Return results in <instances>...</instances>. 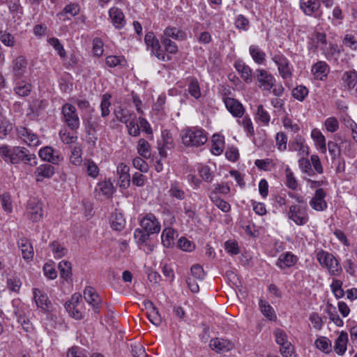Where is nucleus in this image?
<instances>
[{"label": "nucleus", "mask_w": 357, "mask_h": 357, "mask_svg": "<svg viewBox=\"0 0 357 357\" xmlns=\"http://www.w3.org/2000/svg\"><path fill=\"white\" fill-rule=\"evenodd\" d=\"M0 156L6 162L12 165H17L20 162L31 167L38 165L36 155L30 153L29 150L22 146L2 145L0 146Z\"/></svg>", "instance_id": "obj_1"}, {"label": "nucleus", "mask_w": 357, "mask_h": 357, "mask_svg": "<svg viewBox=\"0 0 357 357\" xmlns=\"http://www.w3.org/2000/svg\"><path fill=\"white\" fill-rule=\"evenodd\" d=\"M181 138L183 144L188 147L201 146L208 139L204 130L197 127L188 128L183 130Z\"/></svg>", "instance_id": "obj_2"}, {"label": "nucleus", "mask_w": 357, "mask_h": 357, "mask_svg": "<svg viewBox=\"0 0 357 357\" xmlns=\"http://www.w3.org/2000/svg\"><path fill=\"white\" fill-rule=\"evenodd\" d=\"M316 257L320 265L326 268L331 275L339 276L342 273V266L333 254L321 250L317 252Z\"/></svg>", "instance_id": "obj_3"}, {"label": "nucleus", "mask_w": 357, "mask_h": 357, "mask_svg": "<svg viewBox=\"0 0 357 357\" xmlns=\"http://www.w3.org/2000/svg\"><path fill=\"white\" fill-rule=\"evenodd\" d=\"M61 114L63 122L65 123L70 130L76 131L79 128V118L74 105L70 103L64 104L61 107Z\"/></svg>", "instance_id": "obj_4"}, {"label": "nucleus", "mask_w": 357, "mask_h": 357, "mask_svg": "<svg viewBox=\"0 0 357 357\" xmlns=\"http://www.w3.org/2000/svg\"><path fill=\"white\" fill-rule=\"evenodd\" d=\"M144 42L147 49L151 51V54L154 55L160 61H165L171 59L169 56H166L165 52L162 50L159 40L153 32L150 31L145 35Z\"/></svg>", "instance_id": "obj_5"}, {"label": "nucleus", "mask_w": 357, "mask_h": 357, "mask_svg": "<svg viewBox=\"0 0 357 357\" xmlns=\"http://www.w3.org/2000/svg\"><path fill=\"white\" fill-rule=\"evenodd\" d=\"M288 218L297 225L302 226L305 225L309 220L307 207L298 204L291 205L289 207Z\"/></svg>", "instance_id": "obj_6"}, {"label": "nucleus", "mask_w": 357, "mask_h": 357, "mask_svg": "<svg viewBox=\"0 0 357 357\" xmlns=\"http://www.w3.org/2000/svg\"><path fill=\"white\" fill-rule=\"evenodd\" d=\"M28 61L24 56L20 55L12 61L10 69L15 82L20 80L27 71Z\"/></svg>", "instance_id": "obj_7"}, {"label": "nucleus", "mask_w": 357, "mask_h": 357, "mask_svg": "<svg viewBox=\"0 0 357 357\" xmlns=\"http://www.w3.org/2000/svg\"><path fill=\"white\" fill-rule=\"evenodd\" d=\"M272 60L277 65L280 75L283 79L290 78L292 75V67L287 59L282 54H275Z\"/></svg>", "instance_id": "obj_8"}, {"label": "nucleus", "mask_w": 357, "mask_h": 357, "mask_svg": "<svg viewBox=\"0 0 357 357\" xmlns=\"http://www.w3.org/2000/svg\"><path fill=\"white\" fill-rule=\"evenodd\" d=\"M26 214L32 222L40 221L43 215L42 203L36 198H31L27 202Z\"/></svg>", "instance_id": "obj_9"}, {"label": "nucleus", "mask_w": 357, "mask_h": 357, "mask_svg": "<svg viewBox=\"0 0 357 357\" xmlns=\"http://www.w3.org/2000/svg\"><path fill=\"white\" fill-rule=\"evenodd\" d=\"M254 77L259 82L258 86L263 90L270 91L274 85L275 78L264 69L256 70Z\"/></svg>", "instance_id": "obj_10"}, {"label": "nucleus", "mask_w": 357, "mask_h": 357, "mask_svg": "<svg viewBox=\"0 0 357 357\" xmlns=\"http://www.w3.org/2000/svg\"><path fill=\"white\" fill-rule=\"evenodd\" d=\"M16 131L17 137L28 146H38L40 144L38 136L33 133L32 130L25 127L20 126L16 128Z\"/></svg>", "instance_id": "obj_11"}, {"label": "nucleus", "mask_w": 357, "mask_h": 357, "mask_svg": "<svg viewBox=\"0 0 357 357\" xmlns=\"http://www.w3.org/2000/svg\"><path fill=\"white\" fill-rule=\"evenodd\" d=\"M115 188L113 183L109 181H103L98 183L95 188V197L97 199H109L112 197Z\"/></svg>", "instance_id": "obj_12"}, {"label": "nucleus", "mask_w": 357, "mask_h": 357, "mask_svg": "<svg viewBox=\"0 0 357 357\" xmlns=\"http://www.w3.org/2000/svg\"><path fill=\"white\" fill-rule=\"evenodd\" d=\"M38 155L43 160L54 165L59 164L63 160L59 151L48 146L41 148L38 151Z\"/></svg>", "instance_id": "obj_13"}, {"label": "nucleus", "mask_w": 357, "mask_h": 357, "mask_svg": "<svg viewBox=\"0 0 357 357\" xmlns=\"http://www.w3.org/2000/svg\"><path fill=\"white\" fill-rule=\"evenodd\" d=\"M142 228L151 234H157L160 231V224L153 213L146 214L139 221Z\"/></svg>", "instance_id": "obj_14"}, {"label": "nucleus", "mask_w": 357, "mask_h": 357, "mask_svg": "<svg viewBox=\"0 0 357 357\" xmlns=\"http://www.w3.org/2000/svg\"><path fill=\"white\" fill-rule=\"evenodd\" d=\"M84 298L85 301L92 306L94 312L98 313L101 307L102 301L96 290L92 287H86L84 290Z\"/></svg>", "instance_id": "obj_15"}, {"label": "nucleus", "mask_w": 357, "mask_h": 357, "mask_svg": "<svg viewBox=\"0 0 357 357\" xmlns=\"http://www.w3.org/2000/svg\"><path fill=\"white\" fill-rule=\"evenodd\" d=\"M320 6L319 0H300V8L306 15L319 17L321 15Z\"/></svg>", "instance_id": "obj_16"}, {"label": "nucleus", "mask_w": 357, "mask_h": 357, "mask_svg": "<svg viewBox=\"0 0 357 357\" xmlns=\"http://www.w3.org/2000/svg\"><path fill=\"white\" fill-rule=\"evenodd\" d=\"M326 193L322 188H318L314 197L310 202V206L317 211H323L327 208V203L325 200Z\"/></svg>", "instance_id": "obj_17"}, {"label": "nucleus", "mask_w": 357, "mask_h": 357, "mask_svg": "<svg viewBox=\"0 0 357 357\" xmlns=\"http://www.w3.org/2000/svg\"><path fill=\"white\" fill-rule=\"evenodd\" d=\"M109 17L113 26L121 29L126 25L125 15L122 10L117 7H112L109 10Z\"/></svg>", "instance_id": "obj_18"}, {"label": "nucleus", "mask_w": 357, "mask_h": 357, "mask_svg": "<svg viewBox=\"0 0 357 357\" xmlns=\"http://www.w3.org/2000/svg\"><path fill=\"white\" fill-rule=\"evenodd\" d=\"M224 102L228 111L236 117H241L245 112L243 105L233 98H225Z\"/></svg>", "instance_id": "obj_19"}, {"label": "nucleus", "mask_w": 357, "mask_h": 357, "mask_svg": "<svg viewBox=\"0 0 357 357\" xmlns=\"http://www.w3.org/2000/svg\"><path fill=\"white\" fill-rule=\"evenodd\" d=\"M33 298L38 307L41 308L44 312H49L50 310L52 303L45 293L39 289H34Z\"/></svg>", "instance_id": "obj_20"}, {"label": "nucleus", "mask_w": 357, "mask_h": 357, "mask_svg": "<svg viewBox=\"0 0 357 357\" xmlns=\"http://www.w3.org/2000/svg\"><path fill=\"white\" fill-rule=\"evenodd\" d=\"M311 72L316 79L324 80L330 72V67L325 61H319L313 64Z\"/></svg>", "instance_id": "obj_21"}, {"label": "nucleus", "mask_w": 357, "mask_h": 357, "mask_svg": "<svg viewBox=\"0 0 357 357\" xmlns=\"http://www.w3.org/2000/svg\"><path fill=\"white\" fill-rule=\"evenodd\" d=\"M54 167L48 163L39 165L34 172L36 181H43L44 178H50L54 174Z\"/></svg>", "instance_id": "obj_22"}, {"label": "nucleus", "mask_w": 357, "mask_h": 357, "mask_svg": "<svg viewBox=\"0 0 357 357\" xmlns=\"http://www.w3.org/2000/svg\"><path fill=\"white\" fill-rule=\"evenodd\" d=\"M211 349L215 351L217 353L227 352L232 349L233 344L225 339L222 338H213L210 341L209 344Z\"/></svg>", "instance_id": "obj_23"}, {"label": "nucleus", "mask_w": 357, "mask_h": 357, "mask_svg": "<svg viewBox=\"0 0 357 357\" xmlns=\"http://www.w3.org/2000/svg\"><path fill=\"white\" fill-rule=\"evenodd\" d=\"M298 258L296 255L291 252H287L281 254L275 264L280 269H284L286 268H290L295 265L297 262Z\"/></svg>", "instance_id": "obj_24"}, {"label": "nucleus", "mask_w": 357, "mask_h": 357, "mask_svg": "<svg viewBox=\"0 0 357 357\" xmlns=\"http://www.w3.org/2000/svg\"><path fill=\"white\" fill-rule=\"evenodd\" d=\"M17 245L22 252V257L26 260L32 259L34 252L33 246L26 238H20L17 241Z\"/></svg>", "instance_id": "obj_25"}, {"label": "nucleus", "mask_w": 357, "mask_h": 357, "mask_svg": "<svg viewBox=\"0 0 357 357\" xmlns=\"http://www.w3.org/2000/svg\"><path fill=\"white\" fill-rule=\"evenodd\" d=\"M290 151H296L300 156H306L309 154V147L304 144L301 136H296L295 139L289 145Z\"/></svg>", "instance_id": "obj_26"}, {"label": "nucleus", "mask_w": 357, "mask_h": 357, "mask_svg": "<svg viewBox=\"0 0 357 357\" xmlns=\"http://www.w3.org/2000/svg\"><path fill=\"white\" fill-rule=\"evenodd\" d=\"M147 310V317L149 320L155 326H158L162 322V318L158 309L153 305V303L148 301L146 304Z\"/></svg>", "instance_id": "obj_27"}, {"label": "nucleus", "mask_w": 357, "mask_h": 357, "mask_svg": "<svg viewBox=\"0 0 357 357\" xmlns=\"http://www.w3.org/2000/svg\"><path fill=\"white\" fill-rule=\"evenodd\" d=\"M117 174L119 175L120 186L126 188L130 185V176L129 174V167L121 163L117 167Z\"/></svg>", "instance_id": "obj_28"}, {"label": "nucleus", "mask_w": 357, "mask_h": 357, "mask_svg": "<svg viewBox=\"0 0 357 357\" xmlns=\"http://www.w3.org/2000/svg\"><path fill=\"white\" fill-rule=\"evenodd\" d=\"M320 50L327 60L337 59L340 54L337 45L333 43L329 45L326 43L324 46H320Z\"/></svg>", "instance_id": "obj_29"}, {"label": "nucleus", "mask_w": 357, "mask_h": 357, "mask_svg": "<svg viewBox=\"0 0 357 357\" xmlns=\"http://www.w3.org/2000/svg\"><path fill=\"white\" fill-rule=\"evenodd\" d=\"M236 70L241 74V78L248 84L252 82V69L242 61L235 63Z\"/></svg>", "instance_id": "obj_30"}, {"label": "nucleus", "mask_w": 357, "mask_h": 357, "mask_svg": "<svg viewBox=\"0 0 357 357\" xmlns=\"http://www.w3.org/2000/svg\"><path fill=\"white\" fill-rule=\"evenodd\" d=\"M348 342V335L346 332L342 331L336 339L334 350L338 355H343L347 350Z\"/></svg>", "instance_id": "obj_31"}, {"label": "nucleus", "mask_w": 357, "mask_h": 357, "mask_svg": "<svg viewBox=\"0 0 357 357\" xmlns=\"http://www.w3.org/2000/svg\"><path fill=\"white\" fill-rule=\"evenodd\" d=\"M17 81V82L14 87L15 93L20 97L28 96L32 90V85L24 80Z\"/></svg>", "instance_id": "obj_32"}, {"label": "nucleus", "mask_w": 357, "mask_h": 357, "mask_svg": "<svg viewBox=\"0 0 357 357\" xmlns=\"http://www.w3.org/2000/svg\"><path fill=\"white\" fill-rule=\"evenodd\" d=\"M176 231L171 228H165L162 233V243L166 248H171L174 245Z\"/></svg>", "instance_id": "obj_33"}, {"label": "nucleus", "mask_w": 357, "mask_h": 357, "mask_svg": "<svg viewBox=\"0 0 357 357\" xmlns=\"http://www.w3.org/2000/svg\"><path fill=\"white\" fill-rule=\"evenodd\" d=\"M249 53L254 61L259 65L264 63L266 61V53L257 45H250Z\"/></svg>", "instance_id": "obj_34"}, {"label": "nucleus", "mask_w": 357, "mask_h": 357, "mask_svg": "<svg viewBox=\"0 0 357 357\" xmlns=\"http://www.w3.org/2000/svg\"><path fill=\"white\" fill-rule=\"evenodd\" d=\"M259 305L262 314L268 319L270 321H275L277 319L275 310L267 301L260 300Z\"/></svg>", "instance_id": "obj_35"}, {"label": "nucleus", "mask_w": 357, "mask_h": 357, "mask_svg": "<svg viewBox=\"0 0 357 357\" xmlns=\"http://www.w3.org/2000/svg\"><path fill=\"white\" fill-rule=\"evenodd\" d=\"M126 225V220L122 213L115 211L111 217V227L116 231H122Z\"/></svg>", "instance_id": "obj_36"}, {"label": "nucleus", "mask_w": 357, "mask_h": 357, "mask_svg": "<svg viewBox=\"0 0 357 357\" xmlns=\"http://www.w3.org/2000/svg\"><path fill=\"white\" fill-rule=\"evenodd\" d=\"M161 37L172 38L174 40H183L186 38V34L176 27L168 26L164 30V35Z\"/></svg>", "instance_id": "obj_37"}, {"label": "nucleus", "mask_w": 357, "mask_h": 357, "mask_svg": "<svg viewBox=\"0 0 357 357\" xmlns=\"http://www.w3.org/2000/svg\"><path fill=\"white\" fill-rule=\"evenodd\" d=\"M213 144L211 146V152L213 154L219 155L224 150V140L223 138L218 135H214L213 136Z\"/></svg>", "instance_id": "obj_38"}, {"label": "nucleus", "mask_w": 357, "mask_h": 357, "mask_svg": "<svg viewBox=\"0 0 357 357\" xmlns=\"http://www.w3.org/2000/svg\"><path fill=\"white\" fill-rule=\"evenodd\" d=\"M137 152L144 158H149L151 156V147L149 142L144 139L138 141Z\"/></svg>", "instance_id": "obj_39"}, {"label": "nucleus", "mask_w": 357, "mask_h": 357, "mask_svg": "<svg viewBox=\"0 0 357 357\" xmlns=\"http://www.w3.org/2000/svg\"><path fill=\"white\" fill-rule=\"evenodd\" d=\"M114 115L118 121L123 123H128L133 116V114L128 109H123L121 107L114 111Z\"/></svg>", "instance_id": "obj_40"}, {"label": "nucleus", "mask_w": 357, "mask_h": 357, "mask_svg": "<svg viewBox=\"0 0 357 357\" xmlns=\"http://www.w3.org/2000/svg\"><path fill=\"white\" fill-rule=\"evenodd\" d=\"M84 166L86 167L87 174L96 178L99 174V168L98 165L91 159H86L84 162Z\"/></svg>", "instance_id": "obj_41"}, {"label": "nucleus", "mask_w": 357, "mask_h": 357, "mask_svg": "<svg viewBox=\"0 0 357 357\" xmlns=\"http://www.w3.org/2000/svg\"><path fill=\"white\" fill-rule=\"evenodd\" d=\"M343 79L349 89H354L357 83V72L355 70L345 72Z\"/></svg>", "instance_id": "obj_42"}, {"label": "nucleus", "mask_w": 357, "mask_h": 357, "mask_svg": "<svg viewBox=\"0 0 357 357\" xmlns=\"http://www.w3.org/2000/svg\"><path fill=\"white\" fill-rule=\"evenodd\" d=\"M312 47L314 49L320 48V46H324L326 44V35L324 33L314 32L312 35Z\"/></svg>", "instance_id": "obj_43"}, {"label": "nucleus", "mask_w": 357, "mask_h": 357, "mask_svg": "<svg viewBox=\"0 0 357 357\" xmlns=\"http://www.w3.org/2000/svg\"><path fill=\"white\" fill-rule=\"evenodd\" d=\"M317 348L326 354L331 351V342L325 337H321L315 341Z\"/></svg>", "instance_id": "obj_44"}, {"label": "nucleus", "mask_w": 357, "mask_h": 357, "mask_svg": "<svg viewBox=\"0 0 357 357\" xmlns=\"http://www.w3.org/2000/svg\"><path fill=\"white\" fill-rule=\"evenodd\" d=\"M126 124L129 135L134 137H137L140 134L139 126L138 125V122L137 121V117L135 115H133V116L130 119L128 123Z\"/></svg>", "instance_id": "obj_45"}, {"label": "nucleus", "mask_w": 357, "mask_h": 357, "mask_svg": "<svg viewBox=\"0 0 357 357\" xmlns=\"http://www.w3.org/2000/svg\"><path fill=\"white\" fill-rule=\"evenodd\" d=\"M160 40L165 47V52L172 54H175L178 52V46L169 38H167V37H160Z\"/></svg>", "instance_id": "obj_46"}, {"label": "nucleus", "mask_w": 357, "mask_h": 357, "mask_svg": "<svg viewBox=\"0 0 357 357\" xmlns=\"http://www.w3.org/2000/svg\"><path fill=\"white\" fill-rule=\"evenodd\" d=\"M58 268L61 278L66 279L70 277L72 274V267L71 264L69 261L65 260L60 261L58 265Z\"/></svg>", "instance_id": "obj_47"}, {"label": "nucleus", "mask_w": 357, "mask_h": 357, "mask_svg": "<svg viewBox=\"0 0 357 357\" xmlns=\"http://www.w3.org/2000/svg\"><path fill=\"white\" fill-rule=\"evenodd\" d=\"M106 64L110 68H114L117 66H124L126 61L123 56H108L105 59Z\"/></svg>", "instance_id": "obj_48"}, {"label": "nucleus", "mask_w": 357, "mask_h": 357, "mask_svg": "<svg viewBox=\"0 0 357 357\" xmlns=\"http://www.w3.org/2000/svg\"><path fill=\"white\" fill-rule=\"evenodd\" d=\"M50 246L54 256L56 258L64 257L68 252V250L57 241L52 242Z\"/></svg>", "instance_id": "obj_49"}, {"label": "nucleus", "mask_w": 357, "mask_h": 357, "mask_svg": "<svg viewBox=\"0 0 357 357\" xmlns=\"http://www.w3.org/2000/svg\"><path fill=\"white\" fill-rule=\"evenodd\" d=\"M298 165L302 171L307 175L312 176L314 174L310 161L305 158V156H301L298 160Z\"/></svg>", "instance_id": "obj_50"}, {"label": "nucleus", "mask_w": 357, "mask_h": 357, "mask_svg": "<svg viewBox=\"0 0 357 357\" xmlns=\"http://www.w3.org/2000/svg\"><path fill=\"white\" fill-rule=\"evenodd\" d=\"M342 284V282L340 280H333L331 284V290L337 298H342L344 295Z\"/></svg>", "instance_id": "obj_51"}, {"label": "nucleus", "mask_w": 357, "mask_h": 357, "mask_svg": "<svg viewBox=\"0 0 357 357\" xmlns=\"http://www.w3.org/2000/svg\"><path fill=\"white\" fill-rule=\"evenodd\" d=\"M188 91L190 94L196 99L201 96L200 87L197 79L191 78L188 86Z\"/></svg>", "instance_id": "obj_52"}, {"label": "nucleus", "mask_w": 357, "mask_h": 357, "mask_svg": "<svg viewBox=\"0 0 357 357\" xmlns=\"http://www.w3.org/2000/svg\"><path fill=\"white\" fill-rule=\"evenodd\" d=\"M307 94L308 89L303 85L297 86L292 91L293 97L299 101L304 100Z\"/></svg>", "instance_id": "obj_53"}, {"label": "nucleus", "mask_w": 357, "mask_h": 357, "mask_svg": "<svg viewBox=\"0 0 357 357\" xmlns=\"http://www.w3.org/2000/svg\"><path fill=\"white\" fill-rule=\"evenodd\" d=\"M21 284L20 279L16 275H10L7 279V287L12 291L18 292Z\"/></svg>", "instance_id": "obj_54"}, {"label": "nucleus", "mask_w": 357, "mask_h": 357, "mask_svg": "<svg viewBox=\"0 0 357 357\" xmlns=\"http://www.w3.org/2000/svg\"><path fill=\"white\" fill-rule=\"evenodd\" d=\"M70 160L72 164L77 166L82 163V149L79 146L72 148Z\"/></svg>", "instance_id": "obj_55"}, {"label": "nucleus", "mask_w": 357, "mask_h": 357, "mask_svg": "<svg viewBox=\"0 0 357 357\" xmlns=\"http://www.w3.org/2000/svg\"><path fill=\"white\" fill-rule=\"evenodd\" d=\"M0 202L3 209L7 213H11L13 206L10 195L8 192H5L0 195Z\"/></svg>", "instance_id": "obj_56"}, {"label": "nucleus", "mask_w": 357, "mask_h": 357, "mask_svg": "<svg viewBox=\"0 0 357 357\" xmlns=\"http://www.w3.org/2000/svg\"><path fill=\"white\" fill-rule=\"evenodd\" d=\"M151 234L143 228H138L134 232V237L137 243H144L149 239Z\"/></svg>", "instance_id": "obj_57"}, {"label": "nucleus", "mask_w": 357, "mask_h": 357, "mask_svg": "<svg viewBox=\"0 0 357 357\" xmlns=\"http://www.w3.org/2000/svg\"><path fill=\"white\" fill-rule=\"evenodd\" d=\"M111 98V96L105 93L102 96L101 104H100V109H101V115L102 117L107 116L109 114V109L110 107V102L109 99Z\"/></svg>", "instance_id": "obj_58"}, {"label": "nucleus", "mask_w": 357, "mask_h": 357, "mask_svg": "<svg viewBox=\"0 0 357 357\" xmlns=\"http://www.w3.org/2000/svg\"><path fill=\"white\" fill-rule=\"evenodd\" d=\"M65 307L67 312L70 315V317L77 320H80L82 319V312L79 310V306L73 305V304L70 303H66Z\"/></svg>", "instance_id": "obj_59"}, {"label": "nucleus", "mask_w": 357, "mask_h": 357, "mask_svg": "<svg viewBox=\"0 0 357 357\" xmlns=\"http://www.w3.org/2000/svg\"><path fill=\"white\" fill-rule=\"evenodd\" d=\"M12 130V125L4 118L0 116V138H4Z\"/></svg>", "instance_id": "obj_60"}, {"label": "nucleus", "mask_w": 357, "mask_h": 357, "mask_svg": "<svg viewBox=\"0 0 357 357\" xmlns=\"http://www.w3.org/2000/svg\"><path fill=\"white\" fill-rule=\"evenodd\" d=\"M48 42L52 46H53L54 50L57 51L58 54L61 58L66 57V51L58 38H51L48 40Z\"/></svg>", "instance_id": "obj_61"}, {"label": "nucleus", "mask_w": 357, "mask_h": 357, "mask_svg": "<svg viewBox=\"0 0 357 357\" xmlns=\"http://www.w3.org/2000/svg\"><path fill=\"white\" fill-rule=\"evenodd\" d=\"M191 278L197 280H202L205 277L203 268L199 264H195L191 267Z\"/></svg>", "instance_id": "obj_62"}, {"label": "nucleus", "mask_w": 357, "mask_h": 357, "mask_svg": "<svg viewBox=\"0 0 357 357\" xmlns=\"http://www.w3.org/2000/svg\"><path fill=\"white\" fill-rule=\"evenodd\" d=\"M326 129L330 132H335L339 128V122L335 117H329L324 123Z\"/></svg>", "instance_id": "obj_63"}, {"label": "nucleus", "mask_w": 357, "mask_h": 357, "mask_svg": "<svg viewBox=\"0 0 357 357\" xmlns=\"http://www.w3.org/2000/svg\"><path fill=\"white\" fill-rule=\"evenodd\" d=\"M131 352L133 357H148L144 347L140 343L131 344Z\"/></svg>", "instance_id": "obj_64"}]
</instances>
